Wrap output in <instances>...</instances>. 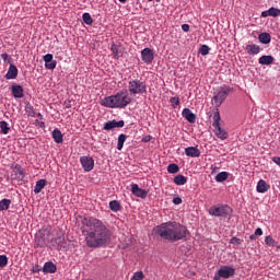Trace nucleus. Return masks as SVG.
<instances>
[{"instance_id": "cd10ccee", "label": "nucleus", "mask_w": 280, "mask_h": 280, "mask_svg": "<svg viewBox=\"0 0 280 280\" xmlns=\"http://www.w3.org/2000/svg\"><path fill=\"white\" fill-rule=\"evenodd\" d=\"M10 205H12V200L2 199L0 201V211H8L10 209Z\"/></svg>"}, {"instance_id": "c756f323", "label": "nucleus", "mask_w": 280, "mask_h": 280, "mask_svg": "<svg viewBox=\"0 0 280 280\" xmlns=\"http://www.w3.org/2000/svg\"><path fill=\"white\" fill-rule=\"evenodd\" d=\"M109 209L114 212L121 211V203L118 200H113L109 202Z\"/></svg>"}, {"instance_id": "a878e982", "label": "nucleus", "mask_w": 280, "mask_h": 280, "mask_svg": "<svg viewBox=\"0 0 280 280\" xmlns=\"http://www.w3.org/2000/svg\"><path fill=\"white\" fill-rule=\"evenodd\" d=\"M15 178H19V180H23L25 178V173H23V167L21 165L16 164L14 170Z\"/></svg>"}, {"instance_id": "7ed1b4c3", "label": "nucleus", "mask_w": 280, "mask_h": 280, "mask_svg": "<svg viewBox=\"0 0 280 280\" xmlns=\"http://www.w3.org/2000/svg\"><path fill=\"white\" fill-rule=\"evenodd\" d=\"M102 106L106 108H126L130 104V98L124 92H119L115 95L107 96L101 102Z\"/></svg>"}, {"instance_id": "de8ad7c7", "label": "nucleus", "mask_w": 280, "mask_h": 280, "mask_svg": "<svg viewBox=\"0 0 280 280\" xmlns=\"http://www.w3.org/2000/svg\"><path fill=\"white\" fill-rule=\"evenodd\" d=\"M256 236H261L264 235V230H261V228L256 229L255 233Z\"/></svg>"}, {"instance_id": "8fccbe9b", "label": "nucleus", "mask_w": 280, "mask_h": 280, "mask_svg": "<svg viewBox=\"0 0 280 280\" xmlns=\"http://www.w3.org/2000/svg\"><path fill=\"white\" fill-rule=\"evenodd\" d=\"M182 30L183 32H189V24H183Z\"/></svg>"}, {"instance_id": "f257e3e1", "label": "nucleus", "mask_w": 280, "mask_h": 280, "mask_svg": "<svg viewBox=\"0 0 280 280\" xmlns=\"http://www.w3.org/2000/svg\"><path fill=\"white\" fill-rule=\"evenodd\" d=\"M81 224L82 233H86L85 242L90 248L104 246L110 241L108 228L101 220L88 217L81 220Z\"/></svg>"}, {"instance_id": "6e6552de", "label": "nucleus", "mask_w": 280, "mask_h": 280, "mask_svg": "<svg viewBox=\"0 0 280 280\" xmlns=\"http://www.w3.org/2000/svg\"><path fill=\"white\" fill-rule=\"evenodd\" d=\"M65 232L62 230H58L56 237H52L50 241V246L55 250H62V248H65Z\"/></svg>"}, {"instance_id": "f704fd0d", "label": "nucleus", "mask_w": 280, "mask_h": 280, "mask_svg": "<svg viewBox=\"0 0 280 280\" xmlns=\"http://www.w3.org/2000/svg\"><path fill=\"white\" fill-rule=\"evenodd\" d=\"M179 170L180 168L178 167V164H176V163H172L167 166L168 174H178Z\"/></svg>"}, {"instance_id": "3c124183", "label": "nucleus", "mask_w": 280, "mask_h": 280, "mask_svg": "<svg viewBox=\"0 0 280 280\" xmlns=\"http://www.w3.org/2000/svg\"><path fill=\"white\" fill-rule=\"evenodd\" d=\"M63 104L66 108H71V101H65Z\"/></svg>"}, {"instance_id": "f3484780", "label": "nucleus", "mask_w": 280, "mask_h": 280, "mask_svg": "<svg viewBox=\"0 0 280 280\" xmlns=\"http://www.w3.org/2000/svg\"><path fill=\"white\" fill-rule=\"evenodd\" d=\"M57 270H58V267L56 266V264L51 261L45 262L43 267V272H45V275H54Z\"/></svg>"}, {"instance_id": "20e7f679", "label": "nucleus", "mask_w": 280, "mask_h": 280, "mask_svg": "<svg viewBox=\"0 0 280 280\" xmlns=\"http://www.w3.org/2000/svg\"><path fill=\"white\" fill-rule=\"evenodd\" d=\"M209 213L210 215H214L215 218H224V219L228 218V220H231L233 209H231L229 205H224L220 207L212 206L209 209Z\"/></svg>"}, {"instance_id": "a18cd8bd", "label": "nucleus", "mask_w": 280, "mask_h": 280, "mask_svg": "<svg viewBox=\"0 0 280 280\" xmlns=\"http://www.w3.org/2000/svg\"><path fill=\"white\" fill-rule=\"evenodd\" d=\"M230 244H235L236 246H240V244H242V240H240L236 236H233L230 241Z\"/></svg>"}, {"instance_id": "473e14b6", "label": "nucleus", "mask_w": 280, "mask_h": 280, "mask_svg": "<svg viewBox=\"0 0 280 280\" xmlns=\"http://www.w3.org/2000/svg\"><path fill=\"white\" fill-rule=\"evenodd\" d=\"M126 139H128V136L121 133L118 137V142H117V150H122L124 149V143H126Z\"/></svg>"}, {"instance_id": "bb28decb", "label": "nucleus", "mask_w": 280, "mask_h": 280, "mask_svg": "<svg viewBox=\"0 0 280 280\" xmlns=\"http://www.w3.org/2000/svg\"><path fill=\"white\" fill-rule=\"evenodd\" d=\"M52 139L55 143H62L63 141L62 131H60L59 129H54Z\"/></svg>"}, {"instance_id": "c9c22d12", "label": "nucleus", "mask_w": 280, "mask_h": 280, "mask_svg": "<svg viewBox=\"0 0 280 280\" xmlns=\"http://www.w3.org/2000/svg\"><path fill=\"white\" fill-rule=\"evenodd\" d=\"M82 19L85 25H93V18H91L90 13H83Z\"/></svg>"}, {"instance_id": "603ef678", "label": "nucleus", "mask_w": 280, "mask_h": 280, "mask_svg": "<svg viewBox=\"0 0 280 280\" xmlns=\"http://www.w3.org/2000/svg\"><path fill=\"white\" fill-rule=\"evenodd\" d=\"M261 16H264V18L266 19V16H270V12H268V10H267V11H264V12L261 13Z\"/></svg>"}, {"instance_id": "5fc2aeb1", "label": "nucleus", "mask_w": 280, "mask_h": 280, "mask_svg": "<svg viewBox=\"0 0 280 280\" xmlns=\"http://www.w3.org/2000/svg\"><path fill=\"white\" fill-rule=\"evenodd\" d=\"M222 279V277L220 276V273L218 272L214 277H213V280H220Z\"/></svg>"}, {"instance_id": "aec40b11", "label": "nucleus", "mask_w": 280, "mask_h": 280, "mask_svg": "<svg viewBox=\"0 0 280 280\" xmlns=\"http://www.w3.org/2000/svg\"><path fill=\"white\" fill-rule=\"evenodd\" d=\"M268 189H270V185H268V183H266V180L264 179H259L256 190L258 191V194H266V191H268Z\"/></svg>"}, {"instance_id": "a19ab883", "label": "nucleus", "mask_w": 280, "mask_h": 280, "mask_svg": "<svg viewBox=\"0 0 280 280\" xmlns=\"http://www.w3.org/2000/svg\"><path fill=\"white\" fill-rule=\"evenodd\" d=\"M143 271H137L135 275L131 277L130 280H143L144 279Z\"/></svg>"}, {"instance_id": "f03ea898", "label": "nucleus", "mask_w": 280, "mask_h": 280, "mask_svg": "<svg viewBox=\"0 0 280 280\" xmlns=\"http://www.w3.org/2000/svg\"><path fill=\"white\" fill-rule=\"evenodd\" d=\"M155 233L159 235V237H161V240L174 243L185 240L189 231H187V228L180 223L166 222L158 225L155 228Z\"/></svg>"}, {"instance_id": "052dcab7", "label": "nucleus", "mask_w": 280, "mask_h": 280, "mask_svg": "<svg viewBox=\"0 0 280 280\" xmlns=\"http://www.w3.org/2000/svg\"><path fill=\"white\" fill-rule=\"evenodd\" d=\"M148 1H152V0H148Z\"/></svg>"}, {"instance_id": "ea45409f", "label": "nucleus", "mask_w": 280, "mask_h": 280, "mask_svg": "<svg viewBox=\"0 0 280 280\" xmlns=\"http://www.w3.org/2000/svg\"><path fill=\"white\" fill-rule=\"evenodd\" d=\"M268 12H269V16H275V18L280 16V10L275 7L270 8Z\"/></svg>"}, {"instance_id": "4d7b16f0", "label": "nucleus", "mask_w": 280, "mask_h": 280, "mask_svg": "<svg viewBox=\"0 0 280 280\" xmlns=\"http://www.w3.org/2000/svg\"><path fill=\"white\" fill-rule=\"evenodd\" d=\"M40 128H45V122H39Z\"/></svg>"}, {"instance_id": "bf43d9fd", "label": "nucleus", "mask_w": 280, "mask_h": 280, "mask_svg": "<svg viewBox=\"0 0 280 280\" xmlns=\"http://www.w3.org/2000/svg\"><path fill=\"white\" fill-rule=\"evenodd\" d=\"M119 1H120V3H126L127 0H119Z\"/></svg>"}, {"instance_id": "79ce46f5", "label": "nucleus", "mask_w": 280, "mask_h": 280, "mask_svg": "<svg viewBox=\"0 0 280 280\" xmlns=\"http://www.w3.org/2000/svg\"><path fill=\"white\" fill-rule=\"evenodd\" d=\"M265 244L267 246H275V244H277V242L275 241V238H272V236H266L265 237Z\"/></svg>"}, {"instance_id": "4be33fe9", "label": "nucleus", "mask_w": 280, "mask_h": 280, "mask_svg": "<svg viewBox=\"0 0 280 280\" xmlns=\"http://www.w3.org/2000/svg\"><path fill=\"white\" fill-rule=\"evenodd\" d=\"M259 65H273L275 63V57L270 56V55H265L261 56L258 59Z\"/></svg>"}, {"instance_id": "c03bdc74", "label": "nucleus", "mask_w": 280, "mask_h": 280, "mask_svg": "<svg viewBox=\"0 0 280 280\" xmlns=\"http://www.w3.org/2000/svg\"><path fill=\"white\" fill-rule=\"evenodd\" d=\"M1 58L4 62H8V65H12V57H10V55H8V52H3L1 55Z\"/></svg>"}, {"instance_id": "412c9836", "label": "nucleus", "mask_w": 280, "mask_h": 280, "mask_svg": "<svg viewBox=\"0 0 280 280\" xmlns=\"http://www.w3.org/2000/svg\"><path fill=\"white\" fill-rule=\"evenodd\" d=\"M246 51L249 56H257V54L261 51V47H259V45L250 44L246 46Z\"/></svg>"}, {"instance_id": "2f4dec72", "label": "nucleus", "mask_w": 280, "mask_h": 280, "mask_svg": "<svg viewBox=\"0 0 280 280\" xmlns=\"http://www.w3.org/2000/svg\"><path fill=\"white\" fill-rule=\"evenodd\" d=\"M0 132L2 135H8L10 132V126L8 125V121H0Z\"/></svg>"}, {"instance_id": "2eb2a0df", "label": "nucleus", "mask_w": 280, "mask_h": 280, "mask_svg": "<svg viewBox=\"0 0 280 280\" xmlns=\"http://www.w3.org/2000/svg\"><path fill=\"white\" fill-rule=\"evenodd\" d=\"M131 191L133 196H137V198H148V191L145 189L139 188V185L137 184L131 185Z\"/></svg>"}, {"instance_id": "58836bf2", "label": "nucleus", "mask_w": 280, "mask_h": 280, "mask_svg": "<svg viewBox=\"0 0 280 280\" xmlns=\"http://www.w3.org/2000/svg\"><path fill=\"white\" fill-rule=\"evenodd\" d=\"M209 51H211V48H209L207 45H202L199 49L201 56H209Z\"/></svg>"}, {"instance_id": "37998d69", "label": "nucleus", "mask_w": 280, "mask_h": 280, "mask_svg": "<svg viewBox=\"0 0 280 280\" xmlns=\"http://www.w3.org/2000/svg\"><path fill=\"white\" fill-rule=\"evenodd\" d=\"M8 266V256L0 255V268H5Z\"/></svg>"}, {"instance_id": "13d9d810", "label": "nucleus", "mask_w": 280, "mask_h": 280, "mask_svg": "<svg viewBox=\"0 0 280 280\" xmlns=\"http://www.w3.org/2000/svg\"><path fill=\"white\" fill-rule=\"evenodd\" d=\"M37 117H39L40 119H43V114L38 113Z\"/></svg>"}, {"instance_id": "9d476101", "label": "nucleus", "mask_w": 280, "mask_h": 280, "mask_svg": "<svg viewBox=\"0 0 280 280\" xmlns=\"http://www.w3.org/2000/svg\"><path fill=\"white\" fill-rule=\"evenodd\" d=\"M80 163L84 172H91L93 171V167H95V160H93L91 156H81Z\"/></svg>"}, {"instance_id": "0eeeda50", "label": "nucleus", "mask_w": 280, "mask_h": 280, "mask_svg": "<svg viewBox=\"0 0 280 280\" xmlns=\"http://www.w3.org/2000/svg\"><path fill=\"white\" fill-rule=\"evenodd\" d=\"M231 91H233L232 88L229 86H223L221 88L217 94H214L213 100H214V106L220 107L222 106V104L224 103V101L226 100V97H229V94L231 93Z\"/></svg>"}, {"instance_id": "7c9ffc66", "label": "nucleus", "mask_w": 280, "mask_h": 280, "mask_svg": "<svg viewBox=\"0 0 280 280\" xmlns=\"http://www.w3.org/2000/svg\"><path fill=\"white\" fill-rule=\"evenodd\" d=\"M110 51L113 52L114 60H119V45L112 44Z\"/></svg>"}, {"instance_id": "423d86ee", "label": "nucleus", "mask_w": 280, "mask_h": 280, "mask_svg": "<svg viewBox=\"0 0 280 280\" xmlns=\"http://www.w3.org/2000/svg\"><path fill=\"white\" fill-rule=\"evenodd\" d=\"M130 95H143L148 93V85L139 79L129 81Z\"/></svg>"}, {"instance_id": "4468645a", "label": "nucleus", "mask_w": 280, "mask_h": 280, "mask_svg": "<svg viewBox=\"0 0 280 280\" xmlns=\"http://www.w3.org/2000/svg\"><path fill=\"white\" fill-rule=\"evenodd\" d=\"M18 77H19V68H16V66L11 63L4 78L5 80H16Z\"/></svg>"}, {"instance_id": "5701e85b", "label": "nucleus", "mask_w": 280, "mask_h": 280, "mask_svg": "<svg viewBox=\"0 0 280 280\" xmlns=\"http://www.w3.org/2000/svg\"><path fill=\"white\" fill-rule=\"evenodd\" d=\"M46 186L47 179H39L34 187V194H40V191H43V189H45Z\"/></svg>"}, {"instance_id": "39448f33", "label": "nucleus", "mask_w": 280, "mask_h": 280, "mask_svg": "<svg viewBox=\"0 0 280 280\" xmlns=\"http://www.w3.org/2000/svg\"><path fill=\"white\" fill-rule=\"evenodd\" d=\"M221 119L222 117H220V109H217L213 115L212 126L215 130V136L218 137V139H221V141H224L225 139H229V132H226V130L222 129V127L220 126Z\"/></svg>"}, {"instance_id": "6e6d98bb", "label": "nucleus", "mask_w": 280, "mask_h": 280, "mask_svg": "<svg viewBox=\"0 0 280 280\" xmlns=\"http://www.w3.org/2000/svg\"><path fill=\"white\" fill-rule=\"evenodd\" d=\"M39 271H40V269H38V267H35L32 269V272H34V273L39 272Z\"/></svg>"}, {"instance_id": "72a5a7b5", "label": "nucleus", "mask_w": 280, "mask_h": 280, "mask_svg": "<svg viewBox=\"0 0 280 280\" xmlns=\"http://www.w3.org/2000/svg\"><path fill=\"white\" fill-rule=\"evenodd\" d=\"M229 178V173L228 172H221L217 174L215 180L217 183H224Z\"/></svg>"}, {"instance_id": "a211bd4d", "label": "nucleus", "mask_w": 280, "mask_h": 280, "mask_svg": "<svg viewBox=\"0 0 280 280\" xmlns=\"http://www.w3.org/2000/svg\"><path fill=\"white\" fill-rule=\"evenodd\" d=\"M186 156H190L191 159H196L200 156V149L197 147H188L185 149Z\"/></svg>"}, {"instance_id": "393cba45", "label": "nucleus", "mask_w": 280, "mask_h": 280, "mask_svg": "<svg viewBox=\"0 0 280 280\" xmlns=\"http://www.w3.org/2000/svg\"><path fill=\"white\" fill-rule=\"evenodd\" d=\"M47 246V242L45 241L44 236L36 235L35 236V248H45Z\"/></svg>"}, {"instance_id": "1a4fd4ad", "label": "nucleus", "mask_w": 280, "mask_h": 280, "mask_svg": "<svg viewBox=\"0 0 280 280\" xmlns=\"http://www.w3.org/2000/svg\"><path fill=\"white\" fill-rule=\"evenodd\" d=\"M218 273L221 279H231V277H235V268L223 266L218 270Z\"/></svg>"}, {"instance_id": "4c0bfd02", "label": "nucleus", "mask_w": 280, "mask_h": 280, "mask_svg": "<svg viewBox=\"0 0 280 280\" xmlns=\"http://www.w3.org/2000/svg\"><path fill=\"white\" fill-rule=\"evenodd\" d=\"M25 110L31 117H36V112L34 110V106H32V104H26Z\"/></svg>"}, {"instance_id": "f8f14e48", "label": "nucleus", "mask_w": 280, "mask_h": 280, "mask_svg": "<svg viewBox=\"0 0 280 280\" xmlns=\"http://www.w3.org/2000/svg\"><path fill=\"white\" fill-rule=\"evenodd\" d=\"M126 122L124 120H109L104 124L103 130H115V128H124Z\"/></svg>"}, {"instance_id": "ddd939ff", "label": "nucleus", "mask_w": 280, "mask_h": 280, "mask_svg": "<svg viewBox=\"0 0 280 280\" xmlns=\"http://www.w3.org/2000/svg\"><path fill=\"white\" fill-rule=\"evenodd\" d=\"M44 62L46 69H49L50 71H54L56 69V65H58L57 60H54V55L47 54L44 56Z\"/></svg>"}, {"instance_id": "09e8293b", "label": "nucleus", "mask_w": 280, "mask_h": 280, "mask_svg": "<svg viewBox=\"0 0 280 280\" xmlns=\"http://www.w3.org/2000/svg\"><path fill=\"white\" fill-rule=\"evenodd\" d=\"M149 141H152V136H145L144 138H142L143 143H149Z\"/></svg>"}, {"instance_id": "e433bc0d", "label": "nucleus", "mask_w": 280, "mask_h": 280, "mask_svg": "<svg viewBox=\"0 0 280 280\" xmlns=\"http://www.w3.org/2000/svg\"><path fill=\"white\" fill-rule=\"evenodd\" d=\"M170 103L173 108H176V107L180 106V98H178V96H173L170 98Z\"/></svg>"}, {"instance_id": "9b49d317", "label": "nucleus", "mask_w": 280, "mask_h": 280, "mask_svg": "<svg viewBox=\"0 0 280 280\" xmlns=\"http://www.w3.org/2000/svg\"><path fill=\"white\" fill-rule=\"evenodd\" d=\"M141 58H142V62H144L145 65H152L154 60V50H152L151 48L142 49Z\"/></svg>"}, {"instance_id": "c85d7f7f", "label": "nucleus", "mask_w": 280, "mask_h": 280, "mask_svg": "<svg viewBox=\"0 0 280 280\" xmlns=\"http://www.w3.org/2000/svg\"><path fill=\"white\" fill-rule=\"evenodd\" d=\"M174 183H175V185H179V186L180 185H186L187 184V177H185L184 175L178 174L174 177Z\"/></svg>"}, {"instance_id": "b1692460", "label": "nucleus", "mask_w": 280, "mask_h": 280, "mask_svg": "<svg viewBox=\"0 0 280 280\" xmlns=\"http://www.w3.org/2000/svg\"><path fill=\"white\" fill-rule=\"evenodd\" d=\"M258 40L259 43H262V45H268L270 44V40H272V37L270 36L269 33H260L258 35Z\"/></svg>"}, {"instance_id": "dca6fc26", "label": "nucleus", "mask_w": 280, "mask_h": 280, "mask_svg": "<svg viewBox=\"0 0 280 280\" xmlns=\"http://www.w3.org/2000/svg\"><path fill=\"white\" fill-rule=\"evenodd\" d=\"M182 116L187 119L189 124H196L197 116L189 108H184L182 112Z\"/></svg>"}, {"instance_id": "6ab92c4d", "label": "nucleus", "mask_w": 280, "mask_h": 280, "mask_svg": "<svg viewBox=\"0 0 280 280\" xmlns=\"http://www.w3.org/2000/svg\"><path fill=\"white\" fill-rule=\"evenodd\" d=\"M11 93L13 95V97L21 100V97H23V88L19 84H13L11 86Z\"/></svg>"}, {"instance_id": "864d4df0", "label": "nucleus", "mask_w": 280, "mask_h": 280, "mask_svg": "<svg viewBox=\"0 0 280 280\" xmlns=\"http://www.w3.org/2000/svg\"><path fill=\"white\" fill-rule=\"evenodd\" d=\"M249 240H250L252 242H255V240H257V235L252 234V235L249 236Z\"/></svg>"}, {"instance_id": "49530a36", "label": "nucleus", "mask_w": 280, "mask_h": 280, "mask_svg": "<svg viewBox=\"0 0 280 280\" xmlns=\"http://www.w3.org/2000/svg\"><path fill=\"white\" fill-rule=\"evenodd\" d=\"M173 203H174V205H183V199H182L180 197H175V198L173 199Z\"/></svg>"}]
</instances>
